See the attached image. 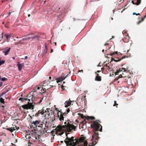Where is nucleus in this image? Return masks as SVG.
<instances>
[{
    "instance_id": "f257e3e1",
    "label": "nucleus",
    "mask_w": 146,
    "mask_h": 146,
    "mask_svg": "<svg viewBox=\"0 0 146 146\" xmlns=\"http://www.w3.org/2000/svg\"><path fill=\"white\" fill-rule=\"evenodd\" d=\"M101 122L99 120H97L93 121L91 124V126L94 130L92 135V143L93 146H94L97 143L96 141H98L99 139V133L98 131L99 130L100 132L102 131V126L100 124Z\"/></svg>"
},
{
    "instance_id": "f03ea898",
    "label": "nucleus",
    "mask_w": 146,
    "mask_h": 146,
    "mask_svg": "<svg viewBox=\"0 0 146 146\" xmlns=\"http://www.w3.org/2000/svg\"><path fill=\"white\" fill-rule=\"evenodd\" d=\"M46 110H45V114L44 117L45 118L49 117L51 118L52 121H54L55 120V115L54 114V111L52 110H50L49 109H47Z\"/></svg>"
},
{
    "instance_id": "7ed1b4c3",
    "label": "nucleus",
    "mask_w": 146,
    "mask_h": 146,
    "mask_svg": "<svg viewBox=\"0 0 146 146\" xmlns=\"http://www.w3.org/2000/svg\"><path fill=\"white\" fill-rule=\"evenodd\" d=\"M43 121H44V122L43 123V124L45 125V127L42 128V129H43L42 133H44L47 132V130L49 128H50L52 126V124L49 120L48 118H45Z\"/></svg>"
},
{
    "instance_id": "20e7f679",
    "label": "nucleus",
    "mask_w": 146,
    "mask_h": 146,
    "mask_svg": "<svg viewBox=\"0 0 146 146\" xmlns=\"http://www.w3.org/2000/svg\"><path fill=\"white\" fill-rule=\"evenodd\" d=\"M44 122V121L42 120V121L40 120H36L35 121H33L32 122V126L35 127H38L40 128H42L43 123Z\"/></svg>"
},
{
    "instance_id": "39448f33",
    "label": "nucleus",
    "mask_w": 146,
    "mask_h": 146,
    "mask_svg": "<svg viewBox=\"0 0 146 146\" xmlns=\"http://www.w3.org/2000/svg\"><path fill=\"white\" fill-rule=\"evenodd\" d=\"M37 94L36 91L34 89L32 91L29 93V95H31L32 96H30L29 97V98H30L31 97V99L32 100H33V98L35 97V96L37 95Z\"/></svg>"
},
{
    "instance_id": "423d86ee",
    "label": "nucleus",
    "mask_w": 146,
    "mask_h": 146,
    "mask_svg": "<svg viewBox=\"0 0 146 146\" xmlns=\"http://www.w3.org/2000/svg\"><path fill=\"white\" fill-rule=\"evenodd\" d=\"M57 78H55V77H53L52 79L50 81L48 80L46 81L45 80L43 81V86H46V83L47 85H48V84H49L50 82L52 81H55L56 80L57 81Z\"/></svg>"
},
{
    "instance_id": "0eeeda50",
    "label": "nucleus",
    "mask_w": 146,
    "mask_h": 146,
    "mask_svg": "<svg viewBox=\"0 0 146 146\" xmlns=\"http://www.w3.org/2000/svg\"><path fill=\"white\" fill-rule=\"evenodd\" d=\"M68 74H67L65 76H61L60 77H59L57 78V81L56 82L57 83H58L59 82L62 81L64 80L68 76Z\"/></svg>"
},
{
    "instance_id": "6e6552de",
    "label": "nucleus",
    "mask_w": 146,
    "mask_h": 146,
    "mask_svg": "<svg viewBox=\"0 0 146 146\" xmlns=\"http://www.w3.org/2000/svg\"><path fill=\"white\" fill-rule=\"evenodd\" d=\"M62 113V111L60 112L59 113H57V117L59 120L61 121H63L64 118V117Z\"/></svg>"
},
{
    "instance_id": "1a4fd4ad",
    "label": "nucleus",
    "mask_w": 146,
    "mask_h": 146,
    "mask_svg": "<svg viewBox=\"0 0 146 146\" xmlns=\"http://www.w3.org/2000/svg\"><path fill=\"white\" fill-rule=\"evenodd\" d=\"M36 139V137L35 135H34L32 134V135L31 136V137L30 139H29V140H27L29 141V142H31L32 143H33L35 141Z\"/></svg>"
},
{
    "instance_id": "9d476101",
    "label": "nucleus",
    "mask_w": 146,
    "mask_h": 146,
    "mask_svg": "<svg viewBox=\"0 0 146 146\" xmlns=\"http://www.w3.org/2000/svg\"><path fill=\"white\" fill-rule=\"evenodd\" d=\"M44 113H45L44 110L42 109L41 110H39L38 111L37 113L35 114V116L38 117L39 116L40 114L42 115Z\"/></svg>"
},
{
    "instance_id": "9b49d317",
    "label": "nucleus",
    "mask_w": 146,
    "mask_h": 146,
    "mask_svg": "<svg viewBox=\"0 0 146 146\" xmlns=\"http://www.w3.org/2000/svg\"><path fill=\"white\" fill-rule=\"evenodd\" d=\"M72 102V101L71 100L70 98H69L68 101H66L64 103L65 107L67 108L70 106Z\"/></svg>"
},
{
    "instance_id": "f8f14e48",
    "label": "nucleus",
    "mask_w": 146,
    "mask_h": 146,
    "mask_svg": "<svg viewBox=\"0 0 146 146\" xmlns=\"http://www.w3.org/2000/svg\"><path fill=\"white\" fill-rule=\"evenodd\" d=\"M19 128V127H17V126H15V127H11L8 128H7V130H9L12 132L16 129H18Z\"/></svg>"
},
{
    "instance_id": "ddd939ff",
    "label": "nucleus",
    "mask_w": 146,
    "mask_h": 146,
    "mask_svg": "<svg viewBox=\"0 0 146 146\" xmlns=\"http://www.w3.org/2000/svg\"><path fill=\"white\" fill-rule=\"evenodd\" d=\"M28 104L29 109H30L31 110H33L34 109V106H35L34 104L35 105L34 103L33 102L32 103H30L29 102H28Z\"/></svg>"
},
{
    "instance_id": "4468645a",
    "label": "nucleus",
    "mask_w": 146,
    "mask_h": 146,
    "mask_svg": "<svg viewBox=\"0 0 146 146\" xmlns=\"http://www.w3.org/2000/svg\"><path fill=\"white\" fill-rule=\"evenodd\" d=\"M124 70V71H125L126 70H125V68H121L119 69L118 70H116V71L115 73V75L118 74V73L123 71V70Z\"/></svg>"
},
{
    "instance_id": "2eb2a0df",
    "label": "nucleus",
    "mask_w": 146,
    "mask_h": 146,
    "mask_svg": "<svg viewBox=\"0 0 146 146\" xmlns=\"http://www.w3.org/2000/svg\"><path fill=\"white\" fill-rule=\"evenodd\" d=\"M8 48L7 49L3 51V52L5 53V55H7L8 54L11 49L10 48Z\"/></svg>"
},
{
    "instance_id": "dca6fc26",
    "label": "nucleus",
    "mask_w": 146,
    "mask_h": 146,
    "mask_svg": "<svg viewBox=\"0 0 146 146\" xmlns=\"http://www.w3.org/2000/svg\"><path fill=\"white\" fill-rule=\"evenodd\" d=\"M30 99H28L27 98H20L19 99V100L21 101L22 102H23L24 101H27V100L30 101Z\"/></svg>"
},
{
    "instance_id": "f3484780",
    "label": "nucleus",
    "mask_w": 146,
    "mask_h": 146,
    "mask_svg": "<svg viewBox=\"0 0 146 146\" xmlns=\"http://www.w3.org/2000/svg\"><path fill=\"white\" fill-rule=\"evenodd\" d=\"M23 65V64H18V69L19 71H21V70L22 67Z\"/></svg>"
},
{
    "instance_id": "a211bd4d",
    "label": "nucleus",
    "mask_w": 146,
    "mask_h": 146,
    "mask_svg": "<svg viewBox=\"0 0 146 146\" xmlns=\"http://www.w3.org/2000/svg\"><path fill=\"white\" fill-rule=\"evenodd\" d=\"M95 80L98 81H100L101 80V76H96L95 78Z\"/></svg>"
},
{
    "instance_id": "6ab92c4d",
    "label": "nucleus",
    "mask_w": 146,
    "mask_h": 146,
    "mask_svg": "<svg viewBox=\"0 0 146 146\" xmlns=\"http://www.w3.org/2000/svg\"><path fill=\"white\" fill-rule=\"evenodd\" d=\"M146 17V15H145L144 17L141 20H139L138 22H137V24L139 25V24L140 23H141L143 21L144 19Z\"/></svg>"
},
{
    "instance_id": "aec40b11",
    "label": "nucleus",
    "mask_w": 146,
    "mask_h": 146,
    "mask_svg": "<svg viewBox=\"0 0 146 146\" xmlns=\"http://www.w3.org/2000/svg\"><path fill=\"white\" fill-rule=\"evenodd\" d=\"M78 114L80 115L81 118L84 119V120H86V117L83 114L78 113Z\"/></svg>"
},
{
    "instance_id": "412c9836",
    "label": "nucleus",
    "mask_w": 146,
    "mask_h": 146,
    "mask_svg": "<svg viewBox=\"0 0 146 146\" xmlns=\"http://www.w3.org/2000/svg\"><path fill=\"white\" fill-rule=\"evenodd\" d=\"M86 119L88 120L89 119H91L92 120H94L95 119V117L93 116H88L86 117Z\"/></svg>"
},
{
    "instance_id": "4be33fe9",
    "label": "nucleus",
    "mask_w": 146,
    "mask_h": 146,
    "mask_svg": "<svg viewBox=\"0 0 146 146\" xmlns=\"http://www.w3.org/2000/svg\"><path fill=\"white\" fill-rule=\"evenodd\" d=\"M28 104H27L23 105L22 107L24 109L28 110L29 109Z\"/></svg>"
},
{
    "instance_id": "5701e85b",
    "label": "nucleus",
    "mask_w": 146,
    "mask_h": 146,
    "mask_svg": "<svg viewBox=\"0 0 146 146\" xmlns=\"http://www.w3.org/2000/svg\"><path fill=\"white\" fill-rule=\"evenodd\" d=\"M32 134H31V135L30 134H26L25 137H26V139H29V140L30 139L31 137L32 136Z\"/></svg>"
},
{
    "instance_id": "b1692460",
    "label": "nucleus",
    "mask_w": 146,
    "mask_h": 146,
    "mask_svg": "<svg viewBox=\"0 0 146 146\" xmlns=\"http://www.w3.org/2000/svg\"><path fill=\"white\" fill-rule=\"evenodd\" d=\"M126 57L125 56H123L121 58L118 59L117 60H115V59H113V61L115 62H118L120 61L122 59Z\"/></svg>"
},
{
    "instance_id": "393cba45",
    "label": "nucleus",
    "mask_w": 146,
    "mask_h": 146,
    "mask_svg": "<svg viewBox=\"0 0 146 146\" xmlns=\"http://www.w3.org/2000/svg\"><path fill=\"white\" fill-rule=\"evenodd\" d=\"M39 36L38 35H35L31 37V38H36L37 39H38L39 38Z\"/></svg>"
},
{
    "instance_id": "a878e982",
    "label": "nucleus",
    "mask_w": 146,
    "mask_h": 146,
    "mask_svg": "<svg viewBox=\"0 0 146 146\" xmlns=\"http://www.w3.org/2000/svg\"><path fill=\"white\" fill-rule=\"evenodd\" d=\"M46 89L45 88H43L41 90V91L42 92H40V94H44L46 92Z\"/></svg>"
},
{
    "instance_id": "bb28decb",
    "label": "nucleus",
    "mask_w": 146,
    "mask_h": 146,
    "mask_svg": "<svg viewBox=\"0 0 146 146\" xmlns=\"http://www.w3.org/2000/svg\"><path fill=\"white\" fill-rule=\"evenodd\" d=\"M31 39V38L30 37H27L23 38L22 40H29Z\"/></svg>"
},
{
    "instance_id": "cd10ccee",
    "label": "nucleus",
    "mask_w": 146,
    "mask_h": 146,
    "mask_svg": "<svg viewBox=\"0 0 146 146\" xmlns=\"http://www.w3.org/2000/svg\"><path fill=\"white\" fill-rule=\"evenodd\" d=\"M5 37H6V38L7 39H9V38L11 37V36L10 35H8L7 34H5Z\"/></svg>"
},
{
    "instance_id": "c85d7f7f",
    "label": "nucleus",
    "mask_w": 146,
    "mask_h": 146,
    "mask_svg": "<svg viewBox=\"0 0 146 146\" xmlns=\"http://www.w3.org/2000/svg\"><path fill=\"white\" fill-rule=\"evenodd\" d=\"M43 98H42L41 99H40L39 100V101L38 102H34V104H40L42 101V100H43Z\"/></svg>"
},
{
    "instance_id": "c756f323",
    "label": "nucleus",
    "mask_w": 146,
    "mask_h": 146,
    "mask_svg": "<svg viewBox=\"0 0 146 146\" xmlns=\"http://www.w3.org/2000/svg\"><path fill=\"white\" fill-rule=\"evenodd\" d=\"M136 0H135V1ZM137 0V2L136 3V4L137 5H139L141 3V0Z\"/></svg>"
},
{
    "instance_id": "7c9ffc66",
    "label": "nucleus",
    "mask_w": 146,
    "mask_h": 146,
    "mask_svg": "<svg viewBox=\"0 0 146 146\" xmlns=\"http://www.w3.org/2000/svg\"><path fill=\"white\" fill-rule=\"evenodd\" d=\"M0 102L3 104H5L4 100L2 98H0Z\"/></svg>"
},
{
    "instance_id": "2f4dec72",
    "label": "nucleus",
    "mask_w": 146,
    "mask_h": 146,
    "mask_svg": "<svg viewBox=\"0 0 146 146\" xmlns=\"http://www.w3.org/2000/svg\"><path fill=\"white\" fill-rule=\"evenodd\" d=\"M123 77V76L121 74H120L118 76V77H117L115 79V80H118L119 78H121Z\"/></svg>"
},
{
    "instance_id": "473e14b6",
    "label": "nucleus",
    "mask_w": 146,
    "mask_h": 146,
    "mask_svg": "<svg viewBox=\"0 0 146 146\" xmlns=\"http://www.w3.org/2000/svg\"><path fill=\"white\" fill-rule=\"evenodd\" d=\"M55 110H56V111H57V113H60V112H61L62 111V110H58V108H55Z\"/></svg>"
},
{
    "instance_id": "72a5a7b5",
    "label": "nucleus",
    "mask_w": 146,
    "mask_h": 146,
    "mask_svg": "<svg viewBox=\"0 0 146 146\" xmlns=\"http://www.w3.org/2000/svg\"><path fill=\"white\" fill-rule=\"evenodd\" d=\"M5 62V61L4 60H2L0 61V66L4 64Z\"/></svg>"
},
{
    "instance_id": "f704fd0d",
    "label": "nucleus",
    "mask_w": 146,
    "mask_h": 146,
    "mask_svg": "<svg viewBox=\"0 0 146 146\" xmlns=\"http://www.w3.org/2000/svg\"><path fill=\"white\" fill-rule=\"evenodd\" d=\"M48 92H46V93H45V94H42V95L43 96H44L45 97H47V96H48Z\"/></svg>"
},
{
    "instance_id": "c9c22d12",
    "label": "nucleus",
    "mask_w": 146,
    "mask_h": 146,
    "mask_svg": "<svg viewBox=\"0 0 146 146\" xmlns=\"http://www.w3.org/2000/svg\"><path fill=\"white\" fill-rule=\"evenodd\" d=\"M7 80V78L5 77L1 79V80L3 81H5Z\"/></svg>"
},
{
    "instance_id": "e433bc0d",
    "label": "nucleus",
    "mask_w": 146,
    "mask_h": 146,
    "mask_svg": "<svg viewBox=\"0 0 146 146\" xmlns=\"http://www.w3.org/2000/svg\"><path fill=\"white\" fill-rule=\"evenodd\" d=\"M117 51H116V52H114L113 53H110V54L111 55V56H112L113 55V54H117Z\"/></svg>"
},
{
    "instance_id": "4c0bfd02",
    "label": "nucleus",
    "mask_w": 146,
    "mask_h": 146,
    "mask_svg": "<svg viewBox=\"0 0 146 146\" xmlns=\"http://www.w3.org/2000/svg\"><path fill=\"white\" fill-rule=\"evenodd\" d=\"M28 143V146H31V145L33 144V143L31 142H29V141Z\"/></svg>"
},
{
    "instance_id": "58836bf2",
    "label": "nucleus",
    "mask_w": 146,
    "mask_h": 146,
    "mask_svg": "<svg viewBox=\"0 0 146 146\" xmlns=\"http://www.w3.org/2000/svg\"><path fill=\"white\" fill-rule=\"evenodd\" d=\"M114 105H113V106H116V107H117V106L118 105V104H117L116 102L115 101H114Z\"/></svg>"
},
{
    "instance_id": "ea45409f",
    "label": "nucleus",
    "mask_w": 146,
    "mask_h": 146,
    "mask_svg": "<svg viewBox=\"0 0 146 146\" xmlns=\"http://www.w3.org/2000/svg\"><path fill=\"white\" fill-rule=\"evenodd\" d=\"M63 115V116H66V115H67V113H66V112H64V113H63L62 112V113Z\"/></svg>"
},
{
    "instance_id": "a19ab883",
    "label": "nucleus",
    "mask_w": 146,
    "mask_h": 146,
    "mask_svg": "<svg viewBox=\"0 0 146 146\" xmlns=\"http://www.w3.org/2000/svg\"><path fill=\"white\" fill-rule=\"evenodd\" d=\"M40 88V87H39L37 86L35 88V89L36 90H39Z\"/></svg>"
},
{
    "instance_id": "79ce46f5",
    "label": "nucleus",
    "mask_w": 146,
    "mask_h": 146,
    "mask_svg": "<svg viewBox=\"0 0 146 146\" xmlns=\"http://www.w3.org/2000/svg\"><path fill=\"white\" fill-rule=\"evenodd\" d=\"M47 49H44V54H45L47 52Z\"/></svg>"
},
{
    "instance_id": "37998d69",
    "label": "nucleus",
    "mask_w": 146,
    "mask_h": 146,
    "mask_svg": "<svg viewBox=\"0 0 146 146\" xmlns=\"http://www.w3.org/2000/svg\"><path fill=\"white\" fill-rule=\"evenodd\" d=\"M70 111V109L69 108H68L67 110H66V113H68Z\"/></svg>"
},
{
    "instance_id": "c03bdc74",
    "label": "nucleus",
    "mask_w": 146,
    "mask_h": 146,
    "mask_svg": "<svg viewBox=\"0 0 146 146\" xmlns=\"http://www.w3.org/2000/svg\"><path fill=\"white\" fill-rule=\"evenodd\" d=\"M61 87L62 89L63 90H64L65 89V86L63 85H62Z\"/></svg>"
},
{
    "instance_id": "a18cd8bd",
    "label": "nucleus",
    "mask_w": 146,
    "mask_h": 146,
    "mask_svg": "<svg viewBox=\"0 0 146 146\" xmlns=\"http://www.w3.org/2000/svg\"><path fill=\"white\" fill-rule=\"evenodd\" d=\"M106 67L107 68V69H110V68L109 66L107 65V64H106Z\"/></svg>"
},
{
    "instance_id": "49530a36",
    "label": "nucleus",
    "mask_w": 146,
    "mask_h": 146,
    "mask_svg": "<svg viewBox=\"0 0 146 146\" xmlns=\"http://www.w3.org/2000/svg\"><path fill=\"white\" fill-rule=\"evenodd\" d=\"M95 74L96 75V76H99V74H98L97 73V72H95Z\"/></svg>"
},
{
    "instance_id": "de8ad7c7",
    "label": "nucleus",
    "mask_w": 146,
    "mask_h": 146,
    "mask_svg": "<svg viewBox=\"0 0 146 146\" xmlns=\"http://www.w3.org/2000/svg\"><path fill=\"white\" fill-rule=\"evenodd\" d=\"M131 2H132V3L133 4H135V5L136 4V3H134V0H132V1H131Z\"/></svg>"
},
{
    "instance_id": "09e8293b",
    "label": "nucleus",
    "mask_w": 146,
    "mask_h": 146,
    "mask_svg": "<svg viewBox=\"0 0 146 146\" xmlns=\"http://www.w3.org/2000/svg\"><path fill=\"white\" fill-rule=\"evenodd\" d=\"M49 80H48L50 81L51 80L52 77L51 76H49Z\"/></svg>"
},
{
    "instance_id": "8fccbe9b",
    "label": "nucleus",
    "mask_w": 146,
    "mask_h": 146,
    "mask_svg": "<svg viewBox=\"0 0 146 146\" xmlns=\"http://www.w3.org/2000/svg\"><path fill=\"white\" fill-rule=\"evenodd\" d=\"M3 84V83L2 82H0V87L2 86Z\"/></svg>"
},
{
    "instance_id": "3c124183",
    "label": "nucleus",
    "mask_w": 146,
    "mask_h": 146,
    "mask_svg": "<svg viewBox=\"0 0 146 146\" xmlns=\"http://www.w3.org/2000/svg\"><path fill=\"white\" fill-rule=\"evenodd\" d=\"M73 21H75L76 20V19L75 18H73Z\"/></svg>"
},
{
    "instance_id": "603ef678",
    "label": "nucleus",
    "mask_w": 146,
    "mask_h": 146,
    "mask_svg": "<svg viewBox=\"0 0 146 146\" xmlns=\"http://www.w3.org/2000/svg\"><path fill=\"white\" fill-rule=\"evenodd\" d=\"M28 58V57L27 56H26L25 57V60H26V59H27Z\"/></svg>"
},
{
    "instance_id": "864d4df0",
    "label": "nucleus",
    "mask_w": 146,
    "mask_h": 146,
    "mask_svg": "<svg viewBox=\"0 0 146 146\" xmlns=\"http://www.w3.org/2000/svg\"><path fill=\"white\" fill-rule=\"evenodd\" d=\"M45 49H47V45H45Z\"/></svg>"
},
{
    "instance_id": "5fc2aeb1",
    "label": "nucleus",
    "mask_w": 146,
    "mask_h": 146,
    "mask_svg": "<svg viewBox=\"0 0 146 146\" xmlns=\"http://www.w3.org/2000/svg\"><path fill=\"white\" fill-rule=\"evenodd\" d=\"M109 44L108 43H106L104 45V46H106L107 45H108Z\"/></svg>"
},
{
    "instance_id": "6e6d98bb",
    "label": "nucleus",
    "mask_w": 146,
    "mask_h": 146,
    "mask_svg": "<svg viewBox=\"0 0 146 146\" xmlns=\"http://www.w3.org/2000/svg\"><path fill=\"white\" fill-rule=\"evenodd\" d=\"M5 1V0H2V3H4V2H5L6 1Z\"/></svg>"
},
{
    "instance_id": "4d7b16f0",
    "label": "nucleus",
    "mask_w": 146,
    "mask_h": 146,
    "mask_svg": "<svg viewBox=\"0 0 146 146\" xmlns=\"http://www.w3.org/2000/svg\"><path fill=\"white\" fill-rule=\"evenodd\" d=\"M136 14H137V13H135V12H134L133 13V15H136Z\"/></svg>"
},
{
    "instance_id": "13d9d810",
    "label": "nucleus",
    "mask_w": 146,
    "mask_h": 146,
    "mask_svg": "<svg viewBox=\"0 0 146 146\" xmlns=\"http://www.w3.org/2000/svg\"><path fill=\"white\" fill-rule=\"evenodd\" d=\"M101 70H98L96 72H97H97H98V73L100 72H101Z\"/></svg>"
},
{
    "instance_id": "bf43d9fd",
    "label": "nucleus",
    "mask_w": 146,
    "mask_h": 146,
    "mask_svg": "<svg viewBox=\"0 0 146 146\" xmlns=\"http://www.w3.org/2000/svg\"><path fill=\"white\" fill-rule=\"evenodd\" d=\"M4 34V33H2V34H1L2 35V38H3V35Z\"/></svg>"
},
{
    "instance_id": "052dcab7",
    "label": "nucleus",
    "mask_w": 146,
    "mask_h": 146,
    "mask_svg": "<svg viewBox=\"0 0 146 146\" xmlns=\"http://www.w3.org/2000/svg\"><path fill=\"white\" fill-rule=\"evenodd\" d=\"M2 140L1 139H0V143L1 144H3V143L2 142Z\"/></svg>"
},
{
    "instance_id": "680f3d73",
    "label": "nucleus",
    "mask_w": 146,
    "mask_h": 146,
    "mask_svg": "<svg viewBox=\"0 0 146 146\" xmlns=\"http://www.w3.org/2000/svg\"><path fill=\"white\" fill-rule=\"evenodd\" d=\"M11 12H9L8 13V15H11Z\"/></svg>"
},
{
    "instance_id": "e2e57ef3",
    "label": "nucleus",
    "mask_w": 146,
    "mask_h": 146,
    "mask_svg": "<svg viewBox=\"0 0 146 146\" xmlns=\"http://www.w3.org/2000/svg\"><path fill=\"white\" fill-rule=\"evenodd\" d=\"M53 52V50L52 49H51V52Z\"/></svg>"
},
{
    "instance_id": "0e129e2a",
    "label": "nucleus",
    "mask_w": 146,
    "mask_h": 146,
    "mask_svg": "<svg viewBox=\"0 0 146 146\" xmlns=\"http://www.w3.org/2000/svg\"><path fill=\"white\" fill-rule=\"evenodd\" d=\"M140 15V14L139 13H138L136 15Z\"/></svg>"
},
{
    "instance_id": "69168bd1",
    "label": "nucleus",
    "mask_w": 146,
    "mask_h": 146,
    "mask_svg": "<svg viewBox=\"0 0 146 146\" xmlns=\"http://www.w3.org/2000/svg\"><path fill=\"white\" fill-rule=\"evenodd\" d=\"M50 86H51L52 87H53V86H54V85H50Z\"/></svg>"
},
{
    "instance_id": "338daca9",
    "label": "nucleus",
    "mask_w": 146,
    "mask_h": 146,
    "mask_svg": "<svg viewBox=\"0 0 146 146\" xmlns=\"http://www.w3.org/2000/svg\"><path fill=\"white\" fill-rule=\"evenodd\" d=\"M113 59H113V58H111V60L112 61V60H113Z\"/></svg>"
},
{
    "instance_id": "774afa93",
    "label": "nucleus",
    "mask_w": 146,
    "mask_h": 146,
    "mask_svg": "<svg viewBox=\"0 0 146 146\" xmlns=\"http://www.w3.org/2000/svg\"><path fill=\"white\" fill-rule=\"evenodd\" d=\"M104 49H103L102 50V52H104Z\"/></svg>"
}]
</instances>
